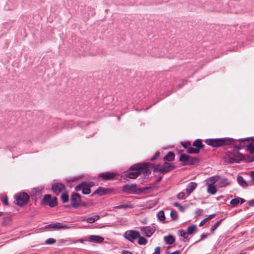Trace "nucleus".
Instances as JSON below:
<instances>
[{"label":"nucleus","instance_id":"1","mask_svg":"<svg viewBox=\"0 0 254 254\" xmlns=\"http://www.w3.org/2000/svg\"><path fill=\"white\" fill-rule=\"evenodd\" d=\"M205 142L208 145L213 147L218 148L223 146H228L233 147V154L239 152L241 149V147L237 145V139L230 137L209 138L204 140Z\"/></svg>","mask_w":254,"mask_h":254},{"label":"nucleus","instance_id":"2","mask_svg":"<svg viewBox=\"0 0 254 254\" xmlns=\"http://www.w3.org/2000/svg\"><path fill=\"white\" fill-rule=\"evenodd\" d=\"M148 168L146 164H135L125 172V176L130 179H134L141 173L145 174L148 171Z\"/></svg>","mask_w":254,"mask_h":254},{"label":"nucleus","instance_id":"3","mask_svg":"<svg viewBox=\"0 0 254 254\" xmlns=\"http://www.w3.org/2000/svg\"><path fill=\"white\" fill-rule=\"evenodd\" d=\"M176 166L171 165L170 163L165 162L162 165L161 164H157L153 167V172H160V173H167L170 171L175 169Z\"/></svg>","mask_w":254,"mask_h":254},{"label":"nucleus","instance_id":"4","mask_svg":"<svg viewBox=\"0 0 254 254\" xmlns=\"http://www.w3.org/2000/svg\"><path fill=\"white\" fill-rule=\"evenodd\" d=\"M70 204L65 205V207L77 208L80 206L81 201V195L77 192H73L70 198Z\"/></svg>","mask_w":254,"mask_h":254},{"label":"nucleus","instance_id":"5","mask_svg":"<svg viewBox=\"0 0 254 254\" xmlns=\"http://www.w3.org/2000/svg\"><path fill=\"white\" fill-rule=\"evenodd\" d=\"M14 198V203L16 205L23 206L28 203L29 200V196L26 192H19L15 195Z\"/></svg>","mask_w":254,"mask_h":254},{"label":"nucleus","instance_id":"6","mask_svg":"<svg viewBox=\"0 0 254 254\" xmlns=\"http://www.w3.org/2000/svg\"><path fill=\"white\" fill-rule=\"evenodd\" d=\"M92 186L91 183L82 182L77 186L75 189L76 191L81 190L84 194H88L91 192L90 188Z\"/></svg>","mask_w":254,"mask_h":254},{"label":"nucleus","instance_id":"7","mask_svg":"<svg viewBox=\"0 0 254 254\" xmlns=\"http://www.w3.org/2000/svg\"><path fill=\"white\" fill-rule=\"evenodd\" d=\"M139 232L135 230H130L127 231L124 236L125 238L131 243H133L134 241L137 239V237L139 236Z\"/></svg>","mask_w":254,"mask_h":254},{"label":"nucleus","instance_id":"8","mask_svg":"<svg viewBox=\"0 0 254 254\" xmlns=\"http://www.w3.org/2000/svg\"><path fill=\"white\" fill-rule=\"evenodd\" d=\"M65 190V185L62 183H54L52 185V190L56 195L63 193Z\"/></svg>","mask_w":254,"mask_h":254},{"label":"nucleus","instance_id":"9","mask_svg":"<svg viewBox=\"0 0 254 254\" xmlns=\"http://www.w3.org/2000/svg\"><path fill=\"white\" fill-rule=\"evenodd\" d=\"M234 157L235 158V162L239 163L240 161H246L247 162H252L253 160L250 159L249 155H246L240 152L233 154Z\"/></svg>","mask_w":254,"mask_h":254},{"label":"nucleus","instance_id":"10","mask_svg":"<svg viewBox=\"0 0 254 254\" xmlns=\"http://www.w3.org/2000/svg\"><path fill=\"white\" fill-rule=\"evenodd\" d=\"M114 191L113 189L104 188L101 187H99L93 194L97 193L100 196L108 194Z\"/></svg>","mask_w":254,"mask_h":254},{"label":"nucleus","instance_id":"11","mask_svg":"<svg viewBox=\"0 0 254 254\" xmlns=\"http://www.w3.org/2000/svg\"><path fill=\"white\" fill-rule=\"evenodd\" d=\"M47 227L49 228H54L55 229H67L70 228V226L66 225H64L63 223L60 222L50 224L48 225Z\"/></svg>","mask_w":254,"mask_h":254},{"label":"nucleus","instance_id":"12","mask_svg":"<svg viewBox=\"0 0 254 254\" xmlns=\"http://www.w3.org/2000/svg\"><path fill=\"white\" fill-rule=\"evenodd\" d=\"M141 231L144 232L147 237H151L155 231L154 227L146 226L141 228Z\"/></svg>","mask_w":254,"mask_h":254},{"label":"nucleus","instance_id":"13","mask_svg":"<svg viewBox=\"0 0 254 254\" xmlns=\"http://www.w3.org/2000/svg\"><path fill=\"white\" fill-rule=\"evenodd\" d=\"M116 176V173L110 172H106L99 174V177L105 180H113L115 178Z\"/></svg>","mask_w":254,"mask_h":254},{"label":"nucleus","instance_id":"14","mask_svg":"<svg viewBox=\"0 0 254 254\" xmlns=\"http://www.w3.org/2000/svg\"><path fill=\"white\" fill-rule=\"evenodd\" d=\"M197 184L195 182H191L188 185L186 189L184 190L186 191V196H189L190 193L196 189Z\"/></svg>","mask_w":254,"mask_h":254},{"label":"nucleus","instance_id":"15","mask_svg":"<svg viewBox=\"0 0 254 254\" xmlns=\"http://www.w3.org/2000/svg\"><path fill=\"white\" fill-rule=\"evenodd\" d=\"M88 238L89 241L95 243H102L104 241L103 237L97 235H90Z\"/></svg>","mask_w":254,"mask_h":254},{"label":"nucleus","instance_id":"16","mask_svg":"<svg viewBox=\"0 0 254 254\" xmlns=\"http://www.w3.org/2000/svg\"><path fill=\"white\" fill-rule=\"evenodd\" d=\"M253 139V137H247L245 138H240L237 140L240 142L241 147L246 146L247 148L249 143L251 142Z\"/></svg>","mask_w":254,"mask_h":254},{"label":"nucleus","instance_id":"17","mask_svg":"<svg viewBox=\"0 0 254 254\" xmlns=\"http://www.w3.org/2000/svg\"><path fill=\"white\" fill-rule=\"evenodd\" d=\"M136 186V184L126 185L123 186L122 190L127 193H130L133 191L132 189L135 188Z\"/></svg>","mask_w":254,"mask_h":254},{"label":"nucleus","instance_id":"18","mask_svg":"<svg viewBox=\"0 0 254 254\" xmlns=\"http://www.w3.org/2000/svg\"><path fill=\"white\" fill-rule=\"evenodd\" d=\"M175 157V153L172 151H169L164 157L163 159L165 161V162H171L174 160Z\"/></svg>","mask_w":254,"mask_h":254},{"label":"nucleus","instance_id":"19","mask_svg":"<svg viewBox=\"0 0 254 254\" xmlns=\"http://www.w3.org/2000/svg\"><path fill=\"white\" fill-rule=\"evenodd\" d=\"M230 182L227 178H222L218 180V184L220 187H225L230 185Z\"/></svg>","mask_w":254,"mask_h":254},{"label":"nucleus","instance_id":"20","mask_svg":"<svg viewBox=\"0 0 254 254\" xmlns=\"http://www.w3.org/2000/svg\"><path fill=\"white\" fill-rule=\"evenodd\" d=\"M192 146L195 147L196 148H198L199 151L200 149L203 147L204 145L202 144L201 139H197L193 142Z\"/></svg>","mask_w":254,"mask_h":254},{"label":"nucleus","instance_id":"21","mask_svg":"<svg viewBox=\"0 0 254 254\" xmlns=\"http://www.w3.org/2000/svg\"><path fill=\"white\" fill-rule=\"evenodd\" d=\"M237 182L242 186L244 187H247L250 185V182L247 183L243 179V177L238 176L237 177Z\"/></svg>","mask_w":254,"mask_h":254},{"label":"nucleus","instance_id":"22","mask_svg":"<svg viewBox=\"0 0 254 254\" xmlns=\"http://www.w3.org/2000/svg\"><path fill=\"white\" fill-rule=\"evenodd\" d=\"M164 241L166 244L171 245L175 242V238L172 235H168L164 237Z\"/></svg>","mask_w":254,"mask_h":254},{"label":"nucleus","instance_id":"23","mask_svg":"<svg viewBox=\"0 0 254 254\" xmlns=\"http://www.w3.org/2000/svg\"><path fill=\"white\" fill-rule=\"evenodd\" d=\"M207 190V192L211 194H214L216 192V188L213 184L208 185Z\"/></svg>","mask_w":254,"mask_h":254},{"label":"nucleus","instance_id":"24","mask_svg":"<svg viewBox=\"0 0 254 254\" xmlns=\"http://www.w3.org/2000/svg\"><path fill=\"white\" fill-rule=\"evenodd\" d=\"M254 138L249 143V145H248V147L247 148V151H248L250 154H254Z\"/></svg>","mask_w":254,"mask_h":254},{"label":"nucleus","instance_id":"25","mask_svg":"<svg viewBox=\"0 0 254 254\" xmlns=\"http://www.w3.org/2000/svg\"><path fill=\"white\" fill-rule=\"evenodd\" d=\"M61 199L63 203H66L69 201V196L67 192L64 191L62 193Z\"/></svg>","mask_w":254,"mask_h":254},{"label":"nucleus","instance_id":"26","mask_svg":"<svg viewBox=\"0 0 254 254\" xmlns=\"http://www.w3.org/2000/svg\"><path fill=\"white\" fill-rule=\"evenodd\" d=\"M198 161V159L197 158L189 156L186 165H193Z\"/></svg>","mask_w":254,"mask_h":254},{"label":"nucleus","instance_id":"27","mask_svg":"<svg viewBox=\"0 0 254 254\" xmlns=\"http://www.w3.org/2000/svg\"><path fill=\"white\" fill-rule=\"evenodd\" d=\"M197 230V227L195 225H192L187 228V232L188 234H192L194 232Z\"/></svg>","mask_w":254,"mask_h":254},{"label":"nucleus","instance_id":"28","mask_svg":"<svg viewBox=\"0 0 254 254\" xmlns=\"http://www.w3.org/2000/svg\"><path fill=\"white\" fill-rule=\"evenodd\" d=\"M100 218L99 215H96L94 217H88L86 220L89 223H93L96 220H98Z\"/></svg>","mask_w":254,"mask_h":254},{"label":"nucleus","instance_id":"29","mask_svg":"<svg viewBox=\"0 0 254 254\" xmlns=\"http://www.w3.org/2000/svg\"><path fill=\"white\" fill-rule=\"evenodd\" d=\"M138 244L139 245H146L147 243V240L144 237L141 236L139 234V236L137 237Z\"/></svg>","mask_w":254,"mask_h":254},{"label":"nucleus","instance_id":"30","mask_svg":"<svg viewBox=\"0 0 254 254\" xmlns=\"http://www.w3.org/2000/svg\"><path fill=\"white\" fill-rule=\"evenodd\" d=\"M158 219L161 222H164L165 220L164 212L163 210L160 211L157 214Z\"/></svg>","mask_w":254,"mask_h":254},{"label":"nucleus","instance_id":"31","mask_svg":"<svg viewBox=\"0 0 254 254\" xmlns=\"http://www.w3.org/2000/svg\"><path fill=\"white\" fill-rule=\"evenodd\" d=\"M187 152L189 154H197L199 151L198 148L190 147L187 150Z\"/></svg>","mask_w":254,"mask_h":254},{"label":"nucleus","instance_id":"32","mask_svg":"<svg viewBox=\"0 0 254 254\" xmlns=\"http://www.w3.org/2000/svg\"><path fill=\"white\" fill-rule=\"evenodd\" d=\"M223 219H221L220 220L216 222L211 228L210 231L213 233L220 225Z\"/></svg>","mask_w":254,"mask_h":254},{"label":"nucleus","instance_id":"33","mask_svg":"<svg viewBox=\"0 0 254 254\" xmlns=\"http://www.w3.org/2000/svg\"><path fill=\"white\" fill-rule=\"evenodd\" d=\"M57 204V198L55 197L51 199L50 201H49L48 205L51 207H54L56 206Z\"/></svg>","mask_w":254,"mask_h":254},{"label":"nucleus","instance_id":"34","mask_svg":"<svg viewBox=\"0 0 254 254\" xmlns=\"http://www.w3.org/2000/svg\"><path fill=\"white\" fill-rule=\"evenodd\" d=\"M152 190V187H145L139 189V192L142 193H146Z\"/></svg>","mask_w":254,"mask_h":254},{"label":"nucleus","instance_id":"35","mask_svg":"<svg viewBox=\"0 0 254 254\" xmlns=\"http://www.w3.org/2000/svg\"><path fill=\"white\" fill-rule=\"evenodd\" d=\"M115 208L117 209H127L128 208H133L132 205H128V204H122L119 205H117L115 206Z\"/></svg>","mask_w":254,"mask_h":254},{"label":"nucleus","instance_id":"36","mask_svg":"<svg viewBox=\"0 0 254 254\" xmlns=\"http://www.w3.org/2000/svg\"><path fill=\"white\" fill-rule=\"evenodd\" d=\"M189 155L186 154H182L180 157L179 161L185 162V164L187 162L189 159Z\"/></svg>","mask_w":254,"mask_h":254},{"label":"nucleus","instance_id":"37","mask_svg":"<svg viewBox=\"0 0 254 254\" xmlns=\"http://www.w3.org/2000/svg\"><path fill=\"white\" fill-rule=\"evenodd\" d=\"M187 197V196H186V191L180 192L177 195V198L179 199H184Z\"/></svg>","mask_w":254,"mask_h":254},{"label":"nucleus","instance_id":"38","mask_svg":"<svg viewBox=\"0 0 254 254\" xmlns=\"http://www.w3.org/2000/svg\"><path fill=\"white\" fill-rule=\"evenodd\" d=\"M224 160L225 162H227L229 164H233L234 162H235V157L234 158H232L230 157H225L224 158Z\"/></svg>","mask_w":254,"mask_h":254},{"label":"nucleus","instance_id":"39","mask_svg":"<svg viewBox=\"0 0 254 254\" xmlns=\"http://www.w3.org/2000/svg\"><path fill=\"white\" fill-rule=\"evenodd\" d=\"M170 216L173 220H176L178 218L177 212L174 210H172L171 211Z\"/></svg>","mask_w":254,"mask_h":254},{"label":"nucleus","instance_id":"40","mask_svg":"<svg viewBox=\"0 0 254 254\" xmlns=\"http://www.w3.org/2000/svg\"><path fill=\"white\" fill-rule=\"evenodd\" d=\"M240 199H241V198H240V197L235 198L231 200L230 203L233 206H235L238 204H239V203L240 202Z\"/></svg>","mask_w":254,"mask_h":254},{"label":"nucleus","instance_id":"41","mask_svg":"<svg viewBox=\"0 0 254 254\" xmlns=\"http://www.w3.org/2000/svg\"><path fill=\"white\" fill-rule=\"evenodd\" d=\"M180 234L181 236L183 237L185 239H188V232H185L183 230H180Z\"/></svg>","mask_w":254,"mask_h":254},{"label":"nucleus","instance_id":"42","mask_svg":"<svg viewBox=\"0 0 254 254\" xmlns=\"http://www.w3.org/2000/svg\"><path fill=\"white\" fill-rule=\"evenodd\" d=\"M51 199H52L51 195L48 194H46L44 195V198H43V200L49 203V201H50Z\"/></svg>","mask_w":254,"mask_h":254},{"label":"nucleus","instance_id":"43","mask_svg":"<svg viewBox=\"0 0 254 254\" xmlns=\"http://www.w3.org/2000/svg\"><path fill=\"white\" fill-rule=\"evenodd\" d=\"M56 240L54 238H49L46 240V244L48 245H52L55 243Z\"/></svg>","mask_w":254,"mask_h":254},{"label":"nucleus","instance_id":"44","mask_svg":"<svg viewBox=\"0 0 254 254\" xmlns=\"http://www.w3.org/2000/svg\"><path fill=\"white\" fill-rule=\"evenodd\" d=\"M182 145L184 148L188 149L190 147L191 144L190 141H186L182 143Z\"/></svg>","mask_w":254,"mask_h":254},{"label":"nucleus","instance_id":"45","mask_svg":"<svg viewBox=\"0 0 254 254\" xmlns=\"http://www.w3.org/2000/svg\"><path fill=\"white\" fill-rule=\"evenodd\" d=\"M11 219L9 217H6L3 219L2 225H6L10 222Z\"/></svg>","mask_w":254,"mask_h":254},{"label":"nucleus","instance_id":"46","mask_svg":"<svg viewBox=\"0 0 254 254\" xmlns=\"http://www.w3.org/2000/svg\"><path fill=\"white\" fill-rule=\"evenodd\" d=\"M250 176L251 178V181H250V185H254V171L251 172Z\"/></svg>","mask_w":254,"mask_h":254},{"label":"nucleus","instance_id":"47","mask_svg":"<svg viewBox=\"0 0 254 254\" xmlns=\"http://www.w3.org/2000/svg\"><path fill=\"white\" fill-rule=\"evenodd\" d=\"M160 155V152L159 151H157L155 153V154L153 156H152L151 158V161H154L155 159H156Z\"/></svg>","mask_w":254,"mask_h":254},{"label":"nucleus","instance_id":"48","mask_svg":"<svg viewBox=\"0 0 254 254\" xmlns=\"http://www.w3.org/2000/svg\"><path fill=\"white\" fill-rule=\"evenodd\" d=\"M209 180L210 182H212L213 184L216 182L217 181H218V179L217 176H214V177H210L209 178Z\"/></svg>","mask_w":254,"mask_h":254},{"label":"nucleus","instance_id":"49","mask_svg":"<svg viewBox=\"0 0 254 254\" xmlns=\"http://www.w3.org/2000/svg\"><path fill=\"white\" fill-rule=\"evenodd\" d=\"M161 251V248L160 247H157L155 249V251L152 254H160Z\"/></svg>","mask_w":254,"mask_h":254},{"label":"nucleus","instance_id":"50","mask_svg":"<svg viewBox=\"0 0 254 254\" xmlns=\"http://www.w3.org/2000/svg\"><path fill=\"white\" fill-rule=\"evenodd\" d=\"M196 216H200L202 214V210L200 209H197L195 211Z\"/></svg>","mask_w":254,"mask_h":254},{"label":"nucleus","instance_id":"51","mask_svg":"<svg viewBox=\"0 0 254 254\" xmlns=\"http://www.w3.org/2000/svg\"><path fill=\"white\" fill-rule=\"evenodd\" d=\"M78 180V177H73L72 178L68 179L66 181L68 183L75 182Z\"/></svg>","mask_w":254,"mask_h":254},{"label":"nucleus","instance_id":"52","mask_svg":"<svg viewBox=\"0 0 254 254\" xmlns=\"http://www.w3.org/2000/svg\"><path fill=\"white\" fill-rule=\"evenodd\" d=\"M3 203L5 205H8V201L7 197H5L1 199Z\"/></svg>","mask_w":254,"mask_h":254},{"label":"nucleus","instance_id":"53","mask_svg":"<svg viewBox=\"0 0 254 254\" xmlns=\"http://www.w3.org/2000/svg\"><path fill=\"white\" fill-rule=\"evenodd\" d=\"M80 205L83 206V207H87L88 206H90V205L88 204V203L87 202H81V203H80Z\"/></svg>","mask_w":254,"mask_h":254},{"label":"nucleus","instance_id":"54","mask_svg":"<svg viewBox=\"0 0 254 254\" xmlns=\"http://www.w3.org/2000/svg\"><path fill=\"white\" fill-rule=\"evenodd\" d=\"M207 221V219L206 218L204 219L202 221H201L200 222L199 226H202Z\"/></svg>","mask_w":254,"mask_h":254},{"label":"nucleus","instance_id":"55","mask_svg":"<svg viewBox=\"0 0 254 254\" xmlns=\"http://www.w3.org/2000/svg\"><path fill=\"white\" fill-rule=\"evenodd\" d=\"M122 254H133V253L130 251L123 250L122 252Z\"/></svg>","mask_w":254,"mask_h":254},{"label":"nucleus","instance_id":"56","mask_svg":"<svg viewBox=\"0 0 254 254\" xmlns=\"http://www.w3.org/2000/svg\"><path fill=\"white\" fill-rule=\"evenodd\" d=\"M178 209L181 212H184L185 210V208L181 205H180V206L178 207Z\"/></svg>","mask_w":254,"mask_h":254},{"label":"nucleus","instance_id":"57","mask_svg":"<svg viewBox=\"0 0 254 254\" xmlns=\"http://www.w3.org/2000/svg\"><path fill=\"white\" fill-rule=\"evenodd\" d=\"M249 206H254V199H252L249 202Z\"/></svg>","mask_w":254,"mask_h":254},{"label":"nucleus","instance_id":"58","mask_svg":"<svg viewBox=\"0 0 254 254\" xmlns=\"http://www.w3.org/2000/svg\"><path fill=\"white\" fill-rule=\"evenodd\" d=\"M215 216V214H211L208 217H207V220H209V219H212L214 216Z\"/></svg>","mask_w":254,"mask_h":254},{"label":"nucleus","instance_id":"59","mask_svg":"<svg viewBox=\"0 0 254 254\" xmlns=\"http://www.w3.org/2000/svg\"><path fill=\"white\" fill-rule=\"evenodd\" d=\"M173 205L174 206L178 208L180 206L181 204H179L178 202H176L174 203Z\"/></svg>","mask_w":254,"mask_h":254},{"label":"nucleus","instance_id":"60","mask_svg":"<svg viewBox=\"0 0 254 254\" xmlns=\"http://www.w3.org/2000/svg\"><path fill=\"white\" fill-rule=\"evenodd\" d=\"M180 253V252L179 251H175L172 253H171L170 254H179Z\"/></svg>","mask_w":254,"mask_h":254},{"label":"nucleus","instance_id":"61","mask_svg":"<svg viewBox=\"0 0 254 254\" xmlns=\"http://www.w3.org/2000/svg\"><path fill=\"white\" fill-rule=\"evenodd\" d=\"M162 177L160 176V177L158 178L157 180L156 181V183H158V182H159L162 180Z\"/></svg>","mask_w":254,"mask_h":254},{"label":"nucleus","instance_id":"62","mask_svg":"<svg viewBox=\"0 0 254 254\" xmlns=\"http://www.w3.org/2000/svg\"><path fill=\"white\" fill-rule=\"evenodd\" d=\"M240 200L241 201V203H243L244 202H245V200L243 198H241V199H240Z\"/></svg>","mask_w":254,"mask_h":254},{"label":"nucleus","instance_id":"63","mask_svg":"<svg viewBox=\"0 0 254 254\" xmlns=\"http://www.w3.org/2000/svg\"><path fill=\"white\" fill-rule=\"evenodd\" d=\"M206 237V235H205V234H202V235H201V239H203L205 238Z\"/></svg>","mask_w":254,"mask_h":254},{"label":"nucleus","instance_id":"64","mask_svg":"<svg viewBox=\"0 0 254 254\" xmlns=\"http://www.w3.org/2000/svg\"><path fill=\"white\" fill-rule=\"evenodd\" d=\"M79 242H81V243H82L83 241H84V240L83 239H79L78 240Z\"/></svg>","mask_w":254,"mask_h":254}]
</instances>
